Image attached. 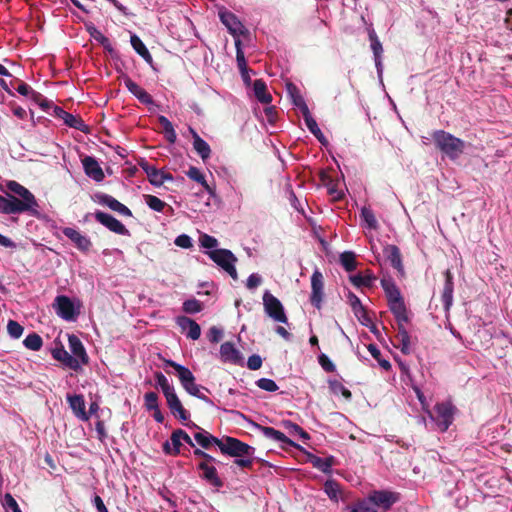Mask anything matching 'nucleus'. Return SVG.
<instances>
[{"label":"nucleus","mask_w":512,"mask_h":512,"mask_svg":"<svg viewBox=\"0 0 512 512\" xmlns=\"http://www.w3.org/2000/svg\"><path fill=\"white\" fill-rule=\"evenodd\" d=\"M351 512H377L376 508L369 505V501L361 499L353 505L348 506Z\"/></svg>","instance_id":"obj_52"},{"label":"nucleus","mask_w":512,"mask_h":512,"mask_svg":"<svg viewBox=\"0 0 512 512\" xmlns=\"http://www.w3.org/2000/svg\"><path fill=\"white\" fill-rule=\"evenodd\" d=\"M131 45L133 49L149 64L152 63L153 58L145 46V44L142 42V40L137 35H132L130 38Z\"/></svg>","instance_id":"obj_37"},{"label":"nucleus","mask_w":512,"mask_h":512,"mask_svg":"<svg viewBox=\"0 0 512 512\" xmlns=\"http://www.w3.org/2000/svg\"><path fill=\"white\" fill-rule=\"evenodd\" d=\"M287 88H288V92L290 93L291 97H292V102L293 104L299 108L300 112L302 113L303 111L309 109L303 96L300 94L299 92V89L292 83H289L287 85Z\"/></svg>","instance_id":"obj_38"},{"label":"nucleus","mask_w":512,"mask_h":512,"mask_svg":"<svg viewBox=\"0 0 512 512\" xmlns=\"http://www.w3.org/2000/svg\"><path fill=\"white\" fill-rule=\"evenodd\" d=\"M324 297V281L323 275L319 270H315L311 276V304L320 309Z\"/></svg>","instance_id":"obj_9"},{"label":"nucleus","mask_w":512,"mask_h":512,"mask_svg":"<svg viewBox=\"0 0 512 512\" xmlns=\"http://www.w3.org/2000/svg\"><path fill=\"white\" fill-rule=\"evenodd\" d=\"M144 199L148 207L156 212H162L167 205L164 201L154 195H145Z\"/></svg>","instance_id":"obj_49"},{"label":"nucleus","mask_w":512,"mask_h":512,"mask_svg":"<svg viewBox=\"0 0 512 512\" xmlns=\"http://www.w3.org/2000/svg\"><path fill=\"white\" fill-rule=\"evenodd\" d=\"M255 427L260 431L262 432V434L269 438V439H272L274 441H277V442H281V443H285L289 446H292L296 449H299V450H302V447L300 445H298L297 443H295L294 441H292L291 439H289L284 433H282L281 431L279 430H276L274 429L273 427H269V426H262L260 424H254Z\"/></svg>","instance_id":"obj_14"},{"label":"nucleus","mask_w":512,"mask_h":512,"mask_svg":"<svg viewBox=\"0 0 512 512\" xmlns=\"http://www.w3.org/2000/svg\"><path fill=\"white\" fill-rule=\"evenodd\" d=\"M170 441L172 444V453L173 456L179 455L181 453V437L178 434V429L174 430L171 434Z\"/></svg>","instance_id":"obj_58"},{"label":"nucleus","mask_w":512,"mask_h":512,"mask_svg":"<svg viewBox=\"0 0 512 512\" xmlns=\"http://www.w3.org/2000/svg\"><path fill=\"white\" fill-rule=\"evenodd\" d=\"M253 90L259 102L263 104H270L272 102V95L267 91V85L262 79L254 81Z\"/></svg>","instance_id":"obj_34"},{"label":"nucleus","mask_w":512,"mask_h":512,"mask_svg":"<svg viewBox=\"0 0 512 512\" xmlns=\"http://www.w3.org/2000/svg\"><path fill=\"white\" fill-rule=\"evenodd\" d=\"M206 254L214 263L227 272L232 279H238V273L235 268V263L238 260L230 250L224 248L214 249L207 251Z\"/></svg>","instance_id":"obj_3"},{"label":"nucleus","mask_w":512,"mask_h":512,"mask_svg":"<svg viewBox=\"0 0 512 512\" xmlns=\"http://www.w3.org/2000/svg\"><path fill=\"white\" fill-rule=\"evenodd\" d=\"M221 453L231 457H252L255 453V448L231 436H225L222 442L219 443Z\"/></svg>","instance_id":"obj_2"},{"label":"nucleus","mask_w":512,"mask_h":512,"mask_svg":"<svg viewBox=\"0 0 512 512\" xmlns=\"http://www.w3.org/2000/svg\"><path fill=\"white\" fill-rule=\"evenodd\" d=\"M263 305L266 314L276 322L287 323L288 318L280 300L266 291L263 295Z\"/></svg>","instance_id":"obj_5"},{"label":"nucleus","mask_w":512,"mask_h":512,"mask_svg":"<svg viewBox=\"0 0 512 512\" xmlns=\"http://www.w3.org/2000/svg\"><path fill=\"white\" fill-rule=\"evenodd\" d=\"M432 139L437 149L447 155L450 159H457L464 151L465 143L444 130H436L432 133Z\"/></svg>","instance_id":"obj_1"},{"label":"nucleus","mask_w":512,"mask_h":512,"mask_svg":"<svg viewBox=\"0 0 512 512\" xmlns=\"http://www.w3.org/2000/svg\"><path fill=\"white\" fill-rule=\"evenodd\" d=\"M168 408L171 413L181 421H187L190 418L189 412L183 407L175 391L165 396Z\"/></svg>","instance_id":"obj_15"},{"label":"nucleus","mask_w":512,"mask_h":512,"mask_svg":"<svg viewBox=\"0 0 512 512\" xmlns=\"http://www.w3.org/2000/svg\"><path fill=\"white\" fill-rule=\"evenodd\" d=\"M62 232L80 251L88 252L92 247L91 240L87 236L82 235L78 230L65 227Z\"/></svg>","instance_id":"obj_12"},{"label":"nucleus","mask_w":512,"mask_h":512,"mask_svg":"<svg viewBox=\"0 0 512 512\" xmlns=\"http://www.w3.org/2000/svg\"><path fill=\"white\" fill-rule=\"evenodd\" d=\"M220 357L224 363L238 364L241 361V355L233 343L224 342L220 346Z\"/></svg>","instance_id":"obj_24"},{"label":"nucleus","mask_w":512,"mask_h":512,"mask_svg":"<svg viewBox=\"0 0 512 512\" xmlns=\"http://www.w3.org/2000/svg\"><path fill=\"white\" fill-rule=\"evenodd\" d=\"M367 348L371 356L378 362L381 368H383L385 371H389L391 369V363L389 360L382 357L381 351L375 344H369Z\"/></svg>","instance_id":"obj_43"},{"label":"nucleus","mask_w":512,"mask_h":512,"mask_svg":"<svg viewBox=\"0 0 512 512\" xmlns=\"http://www.w3.org/2000/svg\"><path fill=\"white\" fill-rule=\"evenodd\" d=\"M330 389L333 393L338 394L340 393L346 400H351L352 393L351 391L346 388L341 382L334 380L329 382Z\"/></svg>","instance_id":"obj_51"},{"label":"nucleus","mask_w":512,"mask_h":512,"mask_svg":"<svg viewBox=\"0 0 512 512\" xmlns=\"http://www.w3.org/2000/svg\"><path fill=\"white\" fill-rule=\"evenodd\" d=\"M31 98L40 105V107L44 110L51 106L50 102L39 92L32 91Z\"/></svg>","instance_id":"obj_64"},{"label":"nucleus","mask_w":512,"mask_h":512,"mask_svg":"<svg viewBox=\"0 0 512 512\" xmlns=\"http://www.w3.org/2000/svg\"><path fill=\"white\" fill-rule=\"evenodd\" d=\"M182 309L185 313L195 314L202 311L203 304L199 300L192 298L183 302Z\"/></svg>","instance_id":"obj_50"},{"label":"nucleus","mask_w":512,"mask_h":512,"mask_svg":"<svg viewBox=\"0 0 512 512\" xmlns=\"http://www.w3.org/2000/svg\"><path fill=\"white\" fill-rule=\"evenodd\" d=\"M157 385L161 388L162 393L164 396L171 394L173 391H175L174 387L170 385L168 379L166 376L161 372H155L154 374Z\"/></svg>","instance_id":"obj_48"},{"label":"nucleus","mask_w":512,"mask_h":512,"mask_svg":"<svg viewBox=\"0 0 512 512\" xmlns=\"http://www.w3.org/2000/svg\"><path fill=\"white\" fill-rule=\"evenodd\" d=\"M221 22L227 27L230 34L234 37L244 34V26L239 19L230 11H219Z\"/></svg>","instance_id":"obj_13"},{"label":"nucleus","mask_w":512,"mask_h":512,"mask_svg":"<svg viewBox=\"0 0 512 512\" xmlns=\"http://www.w3.org/2000/svg\"><path fill=\"white\" fill-rule=\"evenodd\" d=\"M177 325L181 328L182 331L188 330L187 337L192 340L199 339L201 335L200 325L194 321L193 319L187 316H179L176 319Z\"/></svg>","instance_id":"obj_20"},{"label":"nucleus","mask_w":512,"mask_h":512,"mask_svg":"<svg viewBox=\"0 0 512 512\" xmlns=\"http://www.w3.org/2000/svg\"><path fill=\"white\" fill-rule=\"evenodd\" d=\"M4 506L6 509L12 510V512H22L17 501L10 493H6L4 496Z\"/></svg>","instance_id":"obj_61"},{"label":"nucleus","mask_w":512,"mask_h":512,"mask_svg":"<svg viewBox=\"0 0 512 512\" xmlns=\"http://www.w3.org/2000/svg\"><path fill=\"white\" fill-rule=\"evenodd\" d=\"M23 330V327L18 322L14 320H9L7 324V331L11 337L15 339L20 338L23 333Z\"/></svg>","instance_id":"obj_57"},{"label":"nucleus","mask_w":512,"mask_h":512,"mask_svg":"<svg viewBox=\"0 0 512 512\" xmlns=\"http://www.w3.org/2000/svg\"><path fill=\"white\" fill-rule=\"evenodd\" d=\"M375 279L376 278L371 273H368L365 276L356 274L349 277L350 282L356 287H371Z\"/></svg>","instance_id":"obj_44"},{"label":"nucleus","mask_w":512,"mask_h":512,"mask_svg":"<svg viewBox=\"0 0 512 512\" xmlns=\"http://www.w3.org/2000/svg\"><path fill=\"white\" fill-rule=\"evenodd\" d=\"M186 175L196 181L197 183L201 184L206 191L208 192H212L211 190V187L208 185L204 175L201 173V171L197 168V167H194V166H191L188 171L186 172Z\"/></svg>","instance_id":"obj_45"},{"label":"nucleus","mask_w":512,"mask_h":512,"mask_svg":"<svg viewBox=\"0 0 512 512\" xmlns=\"http://www.w3.org/2000/svg\"><path fill=\"white\" fill-rule=\"evenodd\" d=\"M359 322L364 326H369L372 324V319L370 318L368 311L363 306L362 310H358L357 313H354Z\"/></svg>","instance_id":"obj_63"},{"label":"nucleus","mask_w":512,"mask_h":512,"mask_svg":"<svg viewBox=\"0 0 512 512\" xmlns=\"http://www.w3.org/2000/svg\"><path fill=\"white\" fill-rule=\"evenodd\" d=\"M83 168L85 171V174L92 178L93 180L100 182L104 179L105 175L100 167L99 163L94 157L91 156H85L82 159Z\"/></svg>","instance_id":"obj_18"},{"label":"nucleus","mask_w":512,"mask_h":512,"mask_svg":"<svg viewBox=\"0 0 512 512\" xmlns=\"http://www.w3.org/2000/svg\"><path fill=\"white\" fill-rule=\"evenodd\" d=\"M256 385L262 389V390H265V391H268V392H275L279 389L278 385L276 384V382L272 379H269V378H260L256 381Z\"/></svg>","instance_id":"obj_55"},{"label":"nucleus","mask_w":512,"mask_h":512,"mask_svg":"<svg viewBox=\"0 0 512 512\" xmlns=\"http://www.w3.org/2000/svg\"><path fill=\"white\" fill-rule=\"evenodd\" d=\"M340 263L347 272H352L357 268L356 255L352 251H345L340 254Z\"/></svg>","instance_id":"obj_41"},{"label":"nucleus","mask_w":512,"mask_h":512,"mask_svg":"<svg viewBox=\"0 0 512 512\" xmlns=\"http://www.w3.org/2000/svg\"><path fill=\"white\" fill-rule=\"evenodd\" d=\"M364 500L369 501V505L389 510L399 500V494L388 490H374Z\"/></svg>","instance_id":"obj_8"},{"label":"nucleus","mask_w":512,"mask_h":512,"mask_svg":"<svg viewBox=\"0 0 512 512\" xmlns=\"http://www.w3.org/2000/svg\"><path fill=\"white\" fill-rule=\"evenodd\" d=\"M444 276H445V283H444L443 291L441 294V300H442L445 312L449 313V311L453 305L454 282H453V275L450 270H446L444 273Z\"/></svg>","instance_id":"obj_17"},{"label":"nucleus","mask_w":512,"mask_h":512,"mask_svg":"<svg viewBox=\"0 0 512 512\" xmlns=\"http://www.w3.org/2000/svg\"><path fill=\"white\" fill-rule=\"evenodd\" d=\"M158 395L155 392H147L144 395V405L147 410L151 411L159 407L158 405Z\"/></svg>","instance_id":"obj_56"},{"label":"nucleus","mask_w":512,"mask_h":512,"mask_svg":"<svg viewBox=\"0 0 512 512\" xmlns=\"http://www.w3.org/2000/svg\"><path fill=\"white\" fill-rule=\"evenodd\" d=\"M89 32L91 37H93L97 42H99L105 50L109 51L110 53L113 52V47L108 37H106L95 27L89 29Z\"/></svg>","instance_id":"obj_47"},{"label":"nucleus","mask_w":512,"mask_h":512,"mask_svg":"<svg viewBox=\"0 0 512 512\" xmlns=\"http://www.w3.org/2000/svg\"><path fill=\"white\" fill-rule=\"evenodd\" d=\"M123 81L128 91L133 94L142 104H153L152 96L145 89L134 82L129 76H124Z\"/></svg>","instance_id":"obj_16"},{"label":"nucleus","mask_w":512,"mask_h":512,"mask_svg":"<svg viewBox=\"0 0 512 512\" xmlns=\"http://www.w3.org/2000/svg\"><path fill=\"white\" fill-rule=\"evenodd\" d=\"M383 254L401 275L404 274V266L402 263V255L400 249L396 245H387L383 249Z\"/></svg>","instance_id":"obj_22"},{"label":"nucleus","mask_w":512,"mask_h":512,"mask_svg":"<svg viewBox=\"0 0 512 512\" xmlns=\"http://www.w3.org/2000/svg\"><path fill=\"white\" fill-rule=\"evenodd\" d=\"M194 439L204 449L210 448L212 444L219 447V443L222 442V439H219L206 431L195 433Z\"/></svg>","instance_id":"obj_36"},{"label":"nucleus","mask_w":512,"mask_h":512,"mask_svg":"<svg viewBox=\"0 0 512 512\" xmlns=\"http://www.w3.org/2000/svg\"><path fill=\"white\" fill-rule=\"evenodd\" d=\"M54 307L57 315L62 319L71 321L76 318L75 306L69 297L65 295L57 296Z\"/></svg>","instance_id":"obj_11"},{"label":"nucleus","mask_w":512,"mask_h":512,"mask_svg":"<svg viewBox=\"0 0 512 512\" xmlns=\"http://www.w3.org/2000/svg\"><path fill=\"white\" fill-rule=\"evenodd\" d=\"M67 401L77 418H79L82 421L89 420V414L85 410V400L83 395H67Z\"/></svg>","instance_id":"obj_21"},{"label":"nucleus","mask_w":512,"mask_h":512,"mask_svg":"<svg viewBox=\"0 0 512 512\" xmlns=\"http://www.w3.org/2000/svg\"><path fill=\"white\" fill-rule=\"evenodd\" d=\"M97 197H98V202L101 205H106L111 210L118 212L119 214H121L123 216H128V217L132 216L131 210L127 206H125L124 204L119 202L117 199L112 197L111 195L100 194Z\"/></svg>","instance_id":"obj_23"},{"label":"nucleus","mask_w":512,"mask_h":512,"mask_svg":"<svg viewBox=\"0 0 512 512\" xmlns=\"http://www.w3.org/2000/svg\"><path fill=\"white\" fill-rule=\"evenodd\" d=\"M324 491L327 496L335 502H338L339 496L341 494V487L338 482L335 480H327L324 484Z\"/></svg>","instance_id":"obj_42"},{"label":"nucleus","mask_w":512,"mask_h":512,"mask_svg":"<svg viewBox=\"0 0 512 512\" xmlns=\"http://www.w3.org/2000/svg\"><path fill=\"white\" fill-rule=\"evenodd\" d=\"M457 408L451 402H441L435 405V421L439 429L444 432L454 421Z\"/></svg>","instance_id":"obj_7"},{"label":"nucleus","mask_w":512,"mask_h":512,"mask_svg":"<svg viewBox=\"0 0 512 512\" xmlns=\"http://www.w3.org/2000/svg\"><path fill=\"white\" fill-rule=\"evenodd\" d=\"M199 241L201 246L207 249L214 250V248H216L218 245V240L208 234H202L199 238Z\"/></svg>","instance_id":"obj_59"},{"label":"nucleus","mask_w":512,"mask_h":512,"mask_svg":"<svg viewBox=\"0 0 512 512\" xmlns=\"http://www.w3.org/2000/svg\"><path fill=\"white\" fill-rule=\"evenodd\" d=\"M235 46L237 49L236 60H237L238 68H239L240 72H244V70L248 69V68H247V63H246V59L244 56V52L241 49V41L239 39L235 40Z\"/></svg>","instance_id":"obj_54"},{"label":"nucleus","mask_w":512,"mask_h":512,"mask_svg":"<svg viewBox=\"0 0 512 512\" xmlns=\"http://www.w3.org/2000/svg\"><path fill=\"white\" fill-rule=\"evenodd\" d=\"M306 454L308 462L311 463L314 468L326 474L331 472V468L335 464V458L333 456L321 458L312 453Z\"/></svg>","instance_id":"obj_26"},{"label":"nucleus","mask_w":512,"mask_h":512,"mask_svg":"<svg viewBox=\"0 0 512 512\" xmlns=\"http://www.w3.org/2000/svg\"><path fill=\"white\" fill-rule=\"evenodd\" d=\"M24 346L32 351H38L43 345L42 338L37 333H30L23 341Z\"/></svg>","instance_id":"obj_46"},{"label":"nucleus","mask_w":512,"mask_h":512,"mask_svg":"<svg viewBox=\"0 0 512 512\" xmlns=\"http://www.w3.org/2000/svg\"><path fill=\"white\" fill-rule=\"evenodd\" d=\"M360 217L362 221L365 223L366 227H368L369 229L377 230L379 228V224L375 217V214L369 207H362Z\"/></svg>","instance_id":"obj_40"},{"label":"nucleus","mask_w":512,"mask_h":512,"mask_svg":"<svg viewBox=\"0 0 512 512\" xmlns=\"http://www.w3.org/2000/svg\"><path fill=\"white\" fill-rule=\"evenodd\" d=\"M347 301H348L349 305L351 306L353 313H357L358 310H362L363 305H362L360 299L353 292H351V291L348 292Z\"/></svg>","instance_id":"obj_60"},{"label":"nucleus","mask_w":512,"mask_h":512,"mask_svg":"<svg viewBox=\"0 0 512 512\" xmlns=\"http://www.w3.org/2000/svg\"><path fill=\"white\" fill-rule=\"evenodd\" d=\"M396 322H397V330H398L396 339L400 343L397 347L400 348V350L403 354L408 355L411 353V347H410L411 338H410L408 331L404 327V323H406V322L405 321H396Z\"/></svg>","instance_id":"obj_25"},{"label":"nucleus","mask_w":512,"mask_h":512,"mask_svg":"<svg viewBox=\"0 0 512 512\" xmlns=\"http://www.w3.org/2000/svg\"><path fill=\"white\" fill-rule=\"evenodd\" d=\"M52 356L54 359L61 361L72 370H78L80 368V362L78 359L70 355L63 346L53 349Z\"/></svg>","instance_id":"obj_27"},{"label":"nucleus","mask_w":512,"mask_h":512,"mask_svg":"<svg viewBox=\"0 0 512 512\" xmlns=\"http://www.w3.org/2000/svg\"><path fill=\"white\" fill-rule=\"evenodd\" d=\"M381 287L385 292L388 304L404 299L399 288L392 279H382Z\"/></svg>","instance_id":"obj_29"},{"label":"nucleus","mask_w":512,"mask_h":512,"mask_svg":"<svg viewBox=\"0 0 512 512\" xmlns=\"http://www.w3.org/2000/svg\"><path fill=\"white\" fill-rule=\"evenodd\" d=\"M68 343L73 357L78 359L80 365H87L89 363V357L79 337L74 334L68 335Z\"/></svg>","instance_id":"obj_19"},{"label":"nucleus","mask_w":512,"mask_h":512,"mask_svg":"<svg viewBox=\"0 0 512 512\" xmlns=\"http://www.w3.org/2000/svg\"><path fill=\"white\" fill-rule=\"evenodd\" d=\"M6 186L9 191L20 196L21 199L30 201V203H32V204L38 203L35 196L33 195V193L30 192L26 187H24L20 183L14 181V180H11V181L7 182Z\"/></svg>","instance_id":"obj_30"},{"label":"nucleus","mask_w":512,"mask_h":512,"mask_svg":"<svg viewBox=\"0 0 512 512\" xmlns=\"http://www.w3.org/2000/svg\"><path fill=\"white\" fill-rule=\"evenodd\" d=\"M388 306L396 321L409 322L407 307L405 305L404 299L389 303Z\"/></svg>","instance_id":"obj_35"},{"label":"nucleus","mask_w":512,"mask_h":512,"mask_svg":"<svg viewBox=\"0 0 512 512\" xmlns=\"http://www.w3.org/2000/svg\"><path fill=\"white\" fill-rule=\"evenodd\" d=\"M38 203L32 204L30 201L19 199L12 194H7L5 197L4 214H20L24 212H30L32 215H36Z\"/></svg>","instance_id":"obj_6"},{"label":"nucleus","mask_w":512,"mask_h":512,"mask_svg":"<svg viewBox=\"0 0 512 512\" xmlns=\"http://www.w3.org/2000/svg\"><path fill=\"white\" fill-rule=\"evenodd\" d=\"M138 164L144 170L152 185L158 187L161 186L160 169H157L154 165L144 159L140 160Z\"/></svg>","instance_id":"obj_33"},{"label":"nucleus","mask_w":512,"mask_h":512,"mask_svg":"<svg viewBox=\"0 0 512 512\" xmlns=\"http://www.w3.org/2000/svg\"><path fill=\"white\" fill-rule=\"evenodd\" d=\"M319 179L327 186L328 193L333 197L334 201H339L343 197V193L336 188V183L326 170H320L318 173Z\"/></svg>","instance_id":"obj_32"},{"label":"nucleus","mask_w":512,"mask_h":512,"mask_svg":"<svg viewBox=\"0 0 512 512\" xmlns=\"http://www.w3.org/2000/svg\"><path fill=\"white\" fill-rule=\"evenodd\" d=\"M164 363H165V366H169L175 370L176 375H177L183 389L188 394H196L198 384H196L195 376L190 371V369H188L187 367L180 365L179 363H177L173 360H170V359L164 360Z\"/></svg>","instance_id":"obj_4"},{"label":"nucleus","mask_w":512,"mask_h":512,"mask_svg":"<svg viewBox=\"0 0 512 512\" xmlns=\"http://www.w3.org/2000/svg\"><path fill=\"white\" fill-rule=\"evenodd\" d=\"M94 216L97 222L105 226L110 231L119 235H130L129 230L125 225L114 216L102 211H96Z\"/></svg>","instance_id":"obj_10"},{"label":"nucleus","mask_w":512,"mask_h":512,"mask_svg":"<svg viewBox=\"0 0 512 512\" xmlns=\"http://www.w3.org/2000/svg\"><path fill=\"white\" fill-rule=\"evenodd\" d=\"M318 362L320 366L323 368V370H325L326 372H334L336 370L335 365L326 354H321L318 357Z\"/></svg>","instance_id":"obj_62"},{"label":"nucleus","mask_w":512,"mask_h":512,"mask_svg":"<svg viewBox=\"0 0 512 512\" xmlns=\"http://www.w3.org/2000/svg\"><path fill=\"white\" fill-rule=\"evenodd\" d=\"M63 115L64 116H63L62 120L64 121V123L67 126L77 129L81 132H86L88 130V126L84 123V121L80 117L75 116L69 112H66Z\"/></svg>","instance_id":"obj_39"},{"label":"nucleus","mask_w":512,"mask_h":512,"mask_svg":"<svg viewBox=\"0 0 512 512\" xmlns=\"http://www.w3.org/2000/svg\"><path fill=\"white\" fill-rule=\"evenodd\" d=\"M190 132L193 136V148L199 154L203 161L207 160L210 157L211 149L208 143L203 140L197 132L190 128Z\"/></svg>","instance_id":"obj_31"},{"label":"nucleus","mask_w":512,"mask_h":512,"mask_svg":"<svg viewBox=\"0 0 512 512\" xmlns=\"http://www.w3.org/2000/svg\"><path fill=\"white\" fill-rule=\"evenodd\" d=\"M198 469L203 471L202 478L211 485L216 488H221L223 486V481L218 477L217 470L214 466H210L206 462H200Z\"/></svg>","instance_id":"obj_28"},{"label":"nucleus","mask_w":512,"mask_h":512,"mask_svg":"<svg viewBox=\"0 0 512 512\" xmlns=\"http://www.w3.org/2000/svg\"><path fill=\"white\" fill-rule=\"evenodd\" d=\"M371 49L374 54V60H375V65H376L377 71L380 73L382 70L381 56L383 53V47H382L380 40L374 41L373 43H371Z\"/></svg>","instance_id":"obj_53"}]
</instances>
